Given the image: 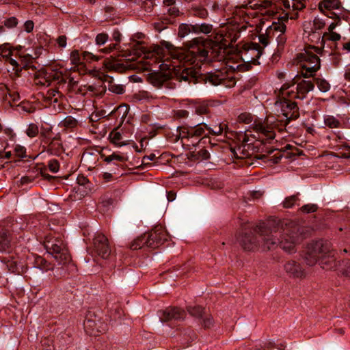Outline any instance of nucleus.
<instances>
[{"mask_svg": "<svg viewBox=\"0 0 350 350\" xmlns=\"http://www.w3.org/2000/svg\"><path fill=\"white\" fill-rule=\"evenodd\" d=\"M174 78L181 82L184 81L188 83H207L213 85L222 84L225 77L222 72L217 70L215 72H207L205 74L198 73L193 68H185L182 70H174Z\"/></svg>", "mask_w": 350, "mask_h": 350, "instance_id": "obj_2", "label": "nucleus"}, {"mask_svg": "<svg viewBox=\"0 0 350 350\" xmlns=\"http://www.w3.org/2000/svg\"><path fill=\"white\" fill-rule=\"evenodd\" d=\"M144 246L147 247V241L145 234L135 239L131 244L130 248L133 250H136L142 248Z\"/></svg>", "mask_w": 350, "mask_h": 350, "instance_id": "obj_33", "label": "nucleus"}, {"mask_svg": "<svg viewBox=\"0 0 350 350\" xmlns=\"http://www.w3.org/2000/svg\"><path fill=\"white\" fill-rule=\"evenodd\" d=\"M206 127L207 124L204 122H199L193 126L191 125L192 139L194 137L198 138L202 136L205 132V129H206Z\"/></svg>", "mask_w": 350, "mask_h": 350, "instance_id": "obj_30", "label": "nucleus"}, {"mask_svg": "<svg viewBox=\"0 0 350 350\" xmlns=\"http://www.w3.org/2000/svg\"><path fill=\"white\" fill-rule=\"evenodd\" d=\"M84 328L87 332H88L89 329H92V331L94 329V327L96 326V323L94 320H92L90 319H86L84 321Z\"/></svg>", "mask_w": 350, "mask_h": 350, "instance_id": "obj_57", "label": "nucleus"}, {"mask_svg": "<svg viewBox=\"0 0 350 350\" xmlns=\"http://www.w3.org/2000/svg\"><path fill=\"white\" fill-rule=\"evenodd\" d=\"M301 78L300 76L299 75H296L293 79H292V81L291 83H285L284 84L282 85V86L280 88V92L284 94V92L286 90H288L291 86L292 85H294L295 84H296L297 83V79H299Z\"/></svg>", "mask_w": 350, "mask_h": 350, "instance_id": "obj_54", "label": "nucleus"}, {"mask_svg": "<svg viewBox=\"0 0 350 350\" xmlns=\"http://www.w3.org/2000/svg\"><path fill=\"white\" fill-rule=\"evenodd\" d=\"M244 49H245V55L250 52L255 53L256 55L255 57H242L244 63L237 66V69L241 72L250 70L252 68V64L259 65L258 59L262 55L264 50L263 47L256 42H251L250 44L246 45Z\"/></svg>", "mask_w": 350, "mask_h": 350, "instance_id": "obj_8", "label": "nucleus"}, {"mask_svg": "<svg viewBox=\"0 0 350 350\" xmlns=\"http://www.w3.org/2000/svg\"><path fill=\"white\" fill-rule=\"evenodd\" d=\"M269 125L267 124V118L265 120V124L259 122L254 125L253 129L256 131L262 133L265 135L267 139H273L275 136L274 131L269 130Z\"/></svg>", "mask_w": 350, "mask_h": 350, "instance_id": "obj_24", "label": "nucleus"}, {"mask_svg": "<svg viewBox=\"0 0 350 350\" xmlns=\"http://www.w3.org/2000/svg\"><path fill=\"white\" fill-rule=\"evenodd\" d=\"M202 319V326L205 329L211 328L213 325V319L211 314H205Z\"/></svg>", "mask_w": 350, "mask_h": 350, "instance_id": "obj_47", "label": "nucleus"}, {"mask_svg": "<svg viewBox=\"0 0 350 350\" xmlns=\"http://www.w3.org/2000/svg\"><path fill=\"white\" fill-rule=\"evenodd\" d=\"M156 158V156L154 153H151L150 155L144 156L142 159V165H149V161H154Z\"/></svg>", "mask_w": 350, "mask_h": 350, "instance_id": "obj_62", "label": "nucleus"}, {"mask_svg": "<svg viewBox=\"0 0 350 350\" xmlns=\"http://www.w3.org/2000/svg\"><path fill=\"white\" fill-rule=\"evenodd\" d=\"M39 133V129L37 124L31 123L28 125V127L25 131V133L29 137L33 138L38 135Z\"/></svg>", "mask_w": 350, "mask_h": 350, "instance_id": "obj_39", "label": "nucleus"}, {"mask_svg": "<svg viewBox=\"0 0 350 350\" xmlns=\"http://www.w3.org/2000/svg\"><path fill=\"white\" fill-rule=\"evenodd\" d=\"M33 267L38 268L42 271H48L53 270V265L48 262L45 258L42 256H37L34 258Z\"/></svg>", "mask_w": 350, "mask_h": 350, "instance_id": "obj_25", "label": "nucleus"}, {"mask_svg": "<svg viewBox=\"0 0 350 350\" xmlns=\"http://www.w3.org/2000/svg\"><path fill=\"white\" fill-rule=\"evenodd\" d=\"M147 247L157 248L163 244L168 238L167 232L161 226H156L149 233L145 234Z\"/></svg>", "mask_w": 350, "mask_h": 350, "instance_id": "obj_10", "label": "nucleus"}, {"mask_svg": "<svg viewBox=\"0 0 350 350\" xmlns=\"http://www.w3.org/2000/svg\"><path fill=\"white\" fill-rule=\"evenodd\" d=\"M239 37V32L234 33V35H232L231 33L229 32L227 33L226 38H227V40H228V42L230 45L232 42H235Z\"/></svg>", "mask_w": 350, "mask_h": 350, "instance_id": "obj_64", "label": "nucleus"}, {"mask_svg": "<svg viewBox=\"0 0 350 350\" xmlns=\"http://www.w3.org/2000/svg\"><path fill=\"white\" fill-rule=\"evenodd\" d=\"M52 133V127L49 128H41L40 131V137H42V141L44 142L45 144L48 143V140L51 139V133Z\"/></svg>", "mask_w": 350, "mask_h": 350, "instance_id": "obj_44", "label": "nucleus"}, {"mask_svg": "<svg viewBox=\"0 0 350 350\" xmlns=\"http://www.w3.org/2000/svg\"><path fill=\"white\" fill-rule=\"evenodd\" d=\"M8 60L9 63L14 66L13 70L16 72V73L18 75V72L22 70V69L27 70L32 66L30 64L32 62V57L30 55H25L21 59V64H18L17 61L13 58L8 57L6 58Z\"/></svg>", "mask_w": 350, "mask_h": 350, "instance_id": "obj_19", "label": "nucleus"}, {"mask_svg": "<svg viewBox=\"0 0 350 350\" xmlns=\"http://www.w3.org/2000/svg\"><path fill=\"white\" fill-rule=\"evenodd\" d=\"M12 241V234L4 227L0 226V253L8 252Z\"/></svg>", "mask_w": 350, "mask_h": 350, "instance_id": "obj_20", "label": "nucleus"}, {"mask_svg": "<svg viewBox=\"0 0 350 350\" xmlns=\"http://www.w3.org/2000/svg\"><path fill=\"white\" fill-rule=\"evenodd\" d=\"M298 200V196L293 195L285 198L284 201L283 202V206L286 208H291Z\"/></svg>", "mask_w": 350, "mask_h": 350, "instance_id": "obj_43", "label": "nucleus"}, {"mask_svg": "<svg viewBox=\"0 0 350 350\" xmlns=\"http://www.w3.org/2000/svg\"><path fill=\"white\" fill-rule=\"evenodd\" d=\"M314 81L317 85L319 90L322 92H326L330 88L329 83L325 79L315 78Z\"/></svg>", "mask_w": 350, "mask_h": 350, "instance_id": "obj_37", "label": "nucleus"}, {"mask_svg": "<svg viewBox=\"0 0 350 350\" xmlns=\"http://www.w3.org/2000/svg\"><path fill=\"white\" fill-rule=\"evenodd\" d=\"M239 122L248 124L252 122V117L250 114L241 113L238 117Z\"/></svg>", "mask_w": 350, "mask_h": 350, "instance_id": "obj_61", "label": "nucleus"}, {"mask_svg": "<svg viewBox=\"0 0 350 350\" xmlns=\"http://www.w3.org/2000/svg\"><path fill=\"white\" fill-rule=\"evenodd\" d=\"M213 30V25L208 23H202L201 25L196 24L192 25V31L196 33H209Z\"/></svg>", "mask_w": 350, "mask_h": 350, "instance_id": "obj_31", "label": "nucleus"}, {"mask_svg": "<svg viewBox=\"0 0 350 350\" xmlns=\"http://www.w3.org/2000/svg\"><path fill=\"white\" fill-rule=\"evenodd\" d=\"M199 160H206L210 158V154L206 149L202 148L200 150L197 152Z\"/></svg>", "mask_w": 350, "mask_h": 350, "instance_id": "obj_58", "label": "nucleus"}, {"mask_svg": "<svg viewBox=\"0 0 350 350\" xmlns=\"http://www.w3.org/2000/svg\"><path fill=\"white\" fill-rule=\"evenodd\" d=\"M43 74V78L45 82L48 83V86L50 85L53 81H57V88H59L61 86H64L66 83V80L63 77L62 72L57 70L50 69L45 71Z\"/></svg>", "mask_w": 350, "mask_h": 350, "instance_id": "obj_16", "label": "nucleus"}, {"mask_svg": "<svg viewBox=\"0 0 350 350\" xmlns=\"http://www.w3.org/2000/svg\"><path fill=\"white\" fill-rule=\"evenodd\" d=\"M17 24L18 19L14 16L10 17L4 21V25L8 28L14 27Z\"/></svg>", "mask_w": 350, "mask_h": 350, "instance_id": "obj_52", "label": "nucleus"}, {"mask_svg": "<svg viewBox=\"0 0 350 350\" xmlns=\"http://www.w3.org/2000/svg\"><path fill=\"white\" fill-rule=\"evenodd\" d=\"M15 155L20 159H25V158H29L31 159H35V157H33L30 155H27L26 154V148L21 146V145H16L14 149Z\"/></svg>", "mask_w": 350, "mask_h": 350, "instance_id": "obj_35", "label": "nucleus"}, {"mask_svg": "<svg viewBox=\"0 0 350 350\" xmlns=\"http://www.w3.org/2000/svg\"><path fill=\"white\" fill-rule=\"evenodd\" d=\"M206 130L208 131L209 133L212 135H219L222 133L224 127L221 124H219V125H215L213 127L207 125Z\"/></svg>", "mask_w": 350, "mask_h": 350, "instance_id": "obj_48", "label": "nucleus"}, {"mask_svg": "<svg viewBox=\"0 0 350 350\" xmlns=\"http://www.w3.org/2000/svg\"><path fill=\"white\" fill-rule=\"evenodd\" d=\"M94 250L98 256L103 259L107 258L111 254V249L107 238L102 233L96 234L93 239Z\"/></svg>", "mask_w": 350, "mask_h": 350, "instance_id": "obj_11", "label": "nucleus"}, {"mask_svg": "<svg viewBox=\"0 0 350 350\" xmlns=\"http://www.w3.org/2000/svg\"><path fill=\"white\" fill-rule=\"evenodd\" d=\"M284 270L291 277L301 278L305 275L300 264L294 260L287 262L284 265Z\"/></svg>", "mask_w": 350, "mask_h": 350, "instance_id": "obj_18", "label": "nucleus"}, {"mask_svg": "<svg viewBox=\"0 0 350 350\" xmlns=\"http://www.w3.org/2000/svg\"><path fill=\"white\" fill-rule=\"evenodd\" d=\"M340 266L341 267L340 272L342 274L350 278V260L346 259L342 260Z\"/></svg>", "mask_w": 350, "mask_h": 350, "instance_id": "obj_42", "label": "nucleus"}, {"mask_svg": "<svg viewBox=\"0 0 350 350\" xmlns=\"http://www.w3.org/2000/svg\"><path fill=\"white\" fill-rule=\"evenodd\" d=\"M161 44L168 51L172 59L179 60L180 62H185L193 64L197 62H204L208 58V52L204 49L194 46L193 42L191 41L188 44L189 49L187 51L178 49L167 41L163 40Z\"/></svg>", "mask_w": 350, "mask_h": 350, "instance_id": "obj_3", "label": "nucleus"}, {"mask_svg": "<svg viewBox=\"0 0 350 350\" xmlns=\"http://www.w3.org/2000/svg\"><path fill=\"white\" fill-rule=\"evenodd\" d=\"M103 64L109 70L122 71L125 68L122 64L118 62L117 59L112 58V56L110 58L105 59Z\"/></svg>", "mask_w": 350, "mask_h": 350, "instance_id": "obj_26", "label": "nucleus"}, {"mask_svg": "<svg viewBox=\"0 0 350 350\" xmlns=\"http://www.w3.org/2000/svg\"><path fill=\"white\" fill-rule=\"evenodd\" d=\"M161 322H167L172 320H183L186 317V312L178 307H169L165 310L158 312Z\"/></svg>", "mask_w": 350, "mask_h": 350, "instance_id": "obj_13", "label": "nucleus"}, {"mask_svg": "<svg viewBox=\"0 0 350 350\" xmlns=\"http://www.w3.org/2000/svg\"><path fill=\"white\" fill-rule=\"evenodd\" d=\"M177 131L178 132L177 138L181 139L183 146L186 150H190L191 146H196L197 144H201L202 142L204 143V141L206 138V137H203L198 142L192 140L190 144H185L184 140L189 141L190 139H192L191 125L178 126Z\"/></svg>", "mask_w": 350, "mask_h": 350, "instance_id": "obj_15", "label": "nucleus"}, {"mask_svg": "<svg viewBox=\"0 0 350 350\" xmlns=\"http://www.w3.org/2000/svg\"><path fill=\"white\" fill-rule=\"evenodd\" d=\"M176 70V69L174 68L171 69L170 66L168 65V64H166L162 63L159 66V71L171 72L172 75V79L174 78V70Z\"/></svg>", "mask_w": 350, "mask_h": 350, "instance_id": "obj_60", "label": "nucleus"}, {"mask_svg": "<svg viewBox=\"0 0 350 350\" xmlns=\"http://www.w3.org/2000/svg\"><path fill=\"white\" fill-rule=\"evenodd\" d=\"M331 243L327 240L312 241L308 244L304 254V260L309 266H313L323 256L331 252Z\"/></svg>", "mask_w": 350, "mask_h": 350, "instance_id": "obj_7", "label": "nucleus"}, {"mask_svg": "<svg viewBox=\"0 0 350 350\" xmlns=\"http://www.w3.org/2000/svg\"><path fill=\"white\" fill-rule=\"evenodd\" d=\"M297 94L295 98L304 99L306 97V94L312 91L314 88V85L311 81L302 80L299 83H297Z\"/></svg>", "mask_w": 350, "mask_h": 350, "instance_id": "obj_21", "label": "nucleus"}, {"mask_svg": "<svg viewBox=\"0 0 350 350\" xmlns=\"http://www.w3.org/2000/svg\"><path fill=\"white\" fill-rule=\"evenodd\" d=\"M48 167L51 172H52L53 173H56L59 170V164L57 160L52 159L49 161Z\"/></svg>", "mask_w": 350, "mask_h": 350, "instance_id": "obj_53", "label": "nucleus"}, {"mask_svg": "<svg viewBox=\"0 0 350 350\" xmlns=\"http://www.w3.org/2000/svg\"><path fill=\"white\" fill-rule=\"evenodd\" d=\"M0 54L5 59L10 57L12 55V50L9 47V44H3L0 45Z\"/></svg>", "mask_w": 350, "mask_h": 350, "instance_id": "obj_45", "label": "nucleus"}, {"mask_svg": "<svg viewBox=\"0 0 350 350\" xmlns=\"http://www.w3.org/2000/svg\"><path fill=\"white\" fill-rule=\"evenodd\" d=\"M108 39V35L105 33H98L95 39L96 43L98 45L104 44Z\"/></svg>", "mask_w": 350, "mask_h": 350, "instance_id": "obj_55", "label": "nucleus"}, {"mask_svg": "<svg viewBox=\"0 0 350 350\" xmlns=\"http://www.w3.org/2000/svg\"><path fill=\"white\" fill-rule=\"evenodd\" d=\"M172 79V75L171 72L159 70L151 72L148 74L147 77L148 81L157 88H161L165 83L166 86L168 87V81Z\"/></svg>", "mask_w": 350, "mask_h": 350, "instance_id": "obj_14", "label": "nucleus"}, {"mask_svg": "<svg viewBox=\"0 0 350 350\" xmlns=\"http://www.w3.org/2000/svg\"><path fill=\"white\" fill-rule=\"evenodd\" d=\"M267 124L269 125V127L270 128L269 130L273 131V129H277L279 132H282L284 130H286V126L288 124H286V120L284 122L280 120H273L271 121L269 118H267Z\"/></svg>", "mask_w": 350, "mask_h": 350, "instance_id": "obj_29", "label": "nucleus"}, {"mask_svg": "<svg viewBox=\"0 0 350 350\" xmlns=\"http://www.w3.org/2000/svg\"><path fill=\"white\" fill-rule=\"evenodd\" d=\"M109 90L116 94H122L124 93V88L122 85H118L112 81L109 82Z\"/></svg>", "mask_w": 350, "mask_h": 350, "instance_id": "obj_40", "label": "nucleus"}, {"mask_svg": "<svg viewBox=\"0 0 350 350\" xmlns=\"http://www.w3.org/2000/svg\"><path fill=\"white\" fill-rule=\"evenodd\" d=\"M43 245L46 252L62 265H66L71 261V255L67 244L59 237L48 235L45 237Z\"/></svg>", "mask_w": 350, "mask_h": 350, "instance_id": "obj_5", "label": "nucleus"}, {"mask_svg": "<svg viewBox=\"0 0 350 350\" xmlns=\"http://www.w3.org/2000/svg\"><path fill=\"white\" fill-rule=\"evenodd\" d=\"M340 38L341 36L336 32H325L322 36L321 43L323 44V47H325L327 41L336 42L340 40Z\"/></svg>", "mask_w": 350, "mask_h": 350, "instance_id": "obj_32", "label": "nucleus"}, {"mask_svg": "<svg viewBox=\"0 0 350 350\" xmlns=\"http://www.w3.org/2000/svg\"><path fill=\"white\" fill-rule=\"evenodd\" d=\"M325 124L331 128H339L340 126V121L332 116H327L324 120Z\"/></svg>", "mask_w": 350, "mask_h": 350, "instance_id": "obj_36", "label": "nucleus"}, {"mask_svg": "<svg viewBox=\"0 0 350 350\" xmlns=\"http://www.w3.org/2000/svg\"><path fill=\"white\" fill-rule=\"evenodd\" d=\"M317 262L322 269L325 270L335 269L340 264V262L336 261L332 247L331 252L323 256Z\"/></svg>", "mask_w": 350, "mask_h": 350, "instance_id": "obj_17", "label": "nucleus"}, {"mask_svg": "<svg viewBox=\"0 0 350 350\" xmlns=\"http://www.w3.org/2000/svg\"><path fill=\"white\" fill-rule=\"evenodd\" d=\"M77 124V120L72 116H68L62 121V125L66 128H74Z\"/></svg>", "mask_w": 350, "mask_h": 350, "instance_id": "obj_46", "label": "nucleus"}, {"mask_svg": "<svg viewBox=\"0 0 350 350\" xmlns=\"http://www.w3.org/2000/svg\"><path fill=\"white\" fill-rule=\"evenodd\" d=\"M111 141L115 144H120V141L122 139V134L120 132L113 131L109 135Z\"/></svg>", "mask_w": 350, "mask_h": 350, "instance_id": "obj_51", "label": "nucleus"}, {"mask_svg": "<svg viewBox=\"0 0 350 350\" xmlns=\"http://www.w3.org/2000/svg\"><path fill=\"white\" fill-rule=\"evenodd\" d=\"M214 39L204 40L200 42L199 38H193L191 42H193L194 46L199 47L200 49H204L206 50L208 53L210 49L211 51V54L213 55V57H215L219 55L221 50L225 51L230 46V43L228 40H227V33H224L223 32H214ZM208 61V57L205 61Z\"/></svg>", "mask_w": 350, "mask_h": 350, "instance_id": "obj_6", "label": "nucleus"}, {"mask_svg": "<svg viewBox=\"0 0 350 350\" xmlns=\"http://www.w3.org/2000/svg\"><path fill=\"white\" fill-rule=\"evenodd\" d=\"M82 56H83V59L86 61H91V60L98 61L100 59V57L98 55H94L92 53H90L88 51H84L82 53Z\"/></svg>", "mask_w": 350, "mask_h": 350, "instance_id": "obj_56", "label": "nucleus"}, {"mask_svg": "<svg viewBox=\"0 0 350 350\" xmlns=\"http://www.w3.org/2000/svg\"><path fill=\"white\" fill-rule=\"evenodd\" d=\"M318 206L314 204H308L301 206V210L306 213H314L317 211Z\"/></svg>", "mask_w": 350, "mask_h": 350, "instance_id": "obj_49", "label": "nucleus"}, {"mask_svg": "<svg viewBox=\"0 0 350 350\" xmlns=\"http://www.w3.org/2000/svg\"><path fill=\"white\" fill-rule=\"evenodd\" d=\"M313 25L315 29L319 30L325 27V23L322 19L315 18L313 21Z\"/></svg>", "mask_w": 350, "mask_h": 350, "instance_id": "obj_59", "label": "nucleus"}, {"mask_svg": "<svg viewBox=\"0 0 350 350\" xmlns=\"http://www.w3.org/2000/svg\"><path fill=\"white\" fill-rule=\"evenodd\" d=\"M282 114L286 117V124L299 117V108L296 102L284 98L280 101Z\"/></svg>", "mask_w": 350, "mask_h": 350, "instance_id": "obj_12", "label": "nucleus"}, {"mask_svg": "<svg viewBox=\"0 0 350 350\" xmlns=\"http://www.w3.org/2000/svg\"><path fill=\"white\" fill-rule=\"evenodd\" d=\"M272 30L280 31L281 34H284L286 31V25L284 23L273 22L272 25L267 28L268 33Z\"/></svg>", "mask_w": 350, "mask_h": 350, "instance_id": "obj_41", "label": "nucleus"}, {"mask_svg": "<svg viewBox=\"0 0 350 350\" xmlns=\"http://www.w3.org/2000/svg\"><path fill=\"white\" fill-rule=\"evenodd\" d=\"M191 12L194 16L203 19L206 18L208 15L207 10L201 6H193L191 8Z\"/></svg>", "mask_w": 350, "mask_h": 350, "instance_id": "obj_34", "label": "nucleus"}, {"mask_svg": "<svg viewBox=\"0 0 350 350\" xmlns=\"http://www.w3.org/2000/svg\"><path fill=\"white\" fill-rule=\"evenodd\" d=\"M299 235L297 226H292L287 220L273 217L253 228H245L237 239L245 251L254 252L260 247L264 251L271 250L279 246L291 254L295 252Z\"/></svg>", "mask_w": 350, "mask_h": 350, "instance_id": "obj_1", "label": "nucleus"}, {"mask_svg": "<svg viewBox=\"0 0 350 350\" xmlns=\"http://www.w3.org/2000/svg\"><path fill=\"white\" fill-rule=\"evenodd\" d=\"M70 61L72 64L78 65L81 64V56L78 50H74L70 54Z\"/></svg>", "mask_w": 350, "mask_h": 350, "instance_id": "obj_50", "label": "nucleus"}, {"mask_svg": "<svg viewBox=\"0 0 350 350\" xmlns=\"http://www.w3.org/2000/svg\"><path fill=\"white\" fill-rule=\"evenodd\" d=\"M59 138V135L55 136L53 137L49 143H47V152L56 156L60 155L63 151V146L60 142H58Z\"/></svg>", "mask_w": 350, "mask_h": 350, "instance_id": "obj_22", "label": "nucleus"}, {"mask_svg": "<svg viewBox=\"0 0 350 350\" xmlns=\"http://www.w3.org/2000/svg\"><path fill=\"white\" fill-rule=\"evenodd\" d=\"M301 61L306 62L307 64H312V66H308L307 65H302L303 70L306 72H301V76L304 78L312 77L313 72L318 71L321 68L320 58L312 52L306 51L304 53H300L299 57Z\"/></svg>", "mask_w": 350, "mask_h": 350, "instance_id": "obj_9", "label": "nucleus"}, {"mask_svg": "<svg viewBox=\"0 0 350 350\" xmlns=\"http://www.w3.org/2000/svg\"><path fill=\"white\" fill-rule=\"evenodd\" d=\"M6 267L11 273L18 275H22L27 270V268L25 267L22 262H18L14 258L8 260L6 262Z\"/></svg>", "mask_w": 350, "mask_h": 350, "instance_id": "obj_23", "label": "nucleus"}, {"mask_svg": "<svg viewBox=\"0 0 350 350\" xmlns=\"http://www.w3.org/2000/svg\"><path fill=\"white\" fill-rule=\"evenodd\" d=\"M192 25L182 23L180 25L178 28V36L180 38H184L187 35H188L191 31H192Z\"/></svg>", "mask_w": 350, "mask_h": 350, "instance_id": "obj_38", "label": "nucleus"}, {"mask_svg": "<svg viewBox=\"0 0 350 350\" xmlns=\"http://www.w3.org/2000/svg\"><path fill=\"white\" fill-rule=\"evenodd\" d=\"M187 310L191 316L196 319H202L206 314L205 308L198 305L187 306Z\"/></svg>", "mask_w": 350, "mask_h": 350, "instance_id": "obj_28", "label": "nucleus"}, {"mask_svg": "<svg viewBox=\"0 0 350 350\" xmlns=\"http://www.w3.org/2000/svg\"><path fill=\"white\" fill-rule=\"evenodd\" d=\"M43 245L46 252L62 265H66L71 261V255L67 244L59 237L48 235L45 237Z\"/></svg>", "mask_w": 350, "mask_h": 350, "instance_id": "obj_4", "label": "nucleus"}, {"mask_svg": "<svg viewBox=\"0 0 350 350\" xmlns=\"http://www.w3.org/2000/svg\"><path fill=\"white\" fill-rule=\"evenodd\" d=\"M34 23L32 21L28 20L24 24V28L26 32L30 33L33 31Z\"/></svg>", "mask_w": 350, "mask_h": 350, "instance_id": "obj_63", "label": "nucleus"}, {"mask_svg": "<svg viewBox=\"0 0 350 350\" xmlns=\"http://www.w3.org/2000/svg\"><path fill=\"white\" fill-rule=\"evenodd\" d=\"M341 3L339 0H323L319 5V9L321 12H323V8L326 10L339 9Z\"/></svg>", "mask_w": 350, "mask_h": 350, "instance_id": "obj_27", "label": "nucleus"}]
</instances>
